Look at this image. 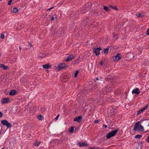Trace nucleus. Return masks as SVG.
<instances>
[{
	"instance_id": "1",
	"label": "nucleus",
	"mask_w": 149,
	"mask_h": 149,
	"mask_svg": "<svg viewBox=\"0 0 149 149\" xmlns=\"http://www.w3.org/2000/svg\"><path fill=\"white\" fill-rule=\"evenodd\" d=\"M140 122L138 121L135 123V125L133 128V130L135 131L137 130L139 131L140 130L141 132H144V129L143 127L141 125H140Z\"/></svg>"
},
{
	"instance_id": "2",
	"label": "nucleus",
	"mask_w": 149,
	"mask_h": 149,
	"mask_svg": "<svg viewBox=\"0 0 149 149\" xmlns=\"http://www.w3.org/2000/svg\"><path fill=\"white\" fill-rule=\"evenodd\" d=\"M118 129H116L113 130L107 134L106 136V138L107 139H109L112 137L114 136L118 131Z\"/></svg>"
},
{
	"instance_id": "3",
	"label": "nucleus",
	"mask_w": 149,
	"mask_h": 149,
	"mask_svg": "<svg viewBox=\"0 0 149 149\" xmlns=\"http://www.w3.org/2000/svg\"><path fill=\"white\" fill-rule=\"evenodd\" d=\"M1 123L2 125L6 126L7 128H10L12 127V125L9 123L6 120H1Z\"/></svg>"
},
{
	"instance_id": "4",
	"label": "nucleus",
	"mask_w": 149,
	"mask_h": 149,
	"mask_svg": "<svg viewBox=\"0 0 149 149\" xmlns=\"http://www.w3.org/2000/svg\"><path fill=\"white\" fill-rule=\"evenodd\" d=\"M111 89L110 86L107 85L105 88L102 90V93L103 94H106L107 92H110L111 91Z\"/></svg>"
},
{
	"instance_id": "5",
	"label": "nucleus",
	"mask_w": 149,
	"mask_h": 149,
	"mask_svg": "<svg viewBox=\"0 0 149 149\" xmlns=\"http://www.w3.org/2000/svg\"><path fill=\"white\" fill-rule=\"evenodd\" d=\"M149 105L148 104H147L144 107L138 111L137 115H138L139 114L143 112L144 111L147 109Z\"/></svg>"
},
{
	"instance_id": "6",
	"label": "nucleus",
	"mask_w": 149,
	"mask_h": 149,
	"mask_svg": "<svg viewBox=\"0 0 149 149\" xmlns=\"http://www.w3.org/2000/svg\"><path fill=\"white\" fill-rule=\"evenodd\" d=\"M93 49V52L95 54L96 56H97L100 54V51L102 49L100 47L96 48H94Z\"/></svg>"
},
{
	"instance_id": "7",
	"label": "nucleus",
	"mask_w": 149,
	"mask_h": 149,
	"mask_svg": "<svg viewBox=\"0 0 149 149\" xmlns=\"http://www.w3.org/2000/svg\"><path fill=\"white\" fill-rule=\"evenodd\" d=\"M121 58V55L118 53L113 58V60L114 61H118L119 60H120Z\"/></svg>"
},
{
	"instance_id": "8",
	"label": "nucleus",
	"mask_w": 149,
	"mask_h": 149,
	"mask_svg": "<svg viewBox=\"0 0 149 149\" xmlns=\"http://www.w3.org/2000/svg\"><path fill=\"white\" fill-rule=\"evenodd\" d=\"M66 65L65 63H61L58 64V66L57 68V70H60L61 69H63L65 68Z\"/></svg>"
},
{
	"instance_id": "9",
	"label": "nucleus",
	"mask_w": 149,
	"mask_h": 149,
	"mask_svg": "<svg viewBox=\"0 0 149 149\" xmlns=\"http://www.w3.org/2000/svg\"><path fill=\"white\" fill-rule=\"evenodd\" d=\"M116 112L117 110L116 107L112 108L110 111L111 116H113L114 115Z\"/></svg>"
},
{
	"instance_id": "10",
	"label": "nucleus",
	"mask_w": 149,
	"mask_h": 149,
	"mask_svg": "<svg viewBox=\"0 0 149 149\" xmlns=\"http://www.w3.org/2000/svg\"><path fill=\"white\" fill-rule=\"evenodd\" d=\"M10 102V100L8 98H3L1 100V102L2 104L8 103Z\"/></svg>"
},
{
	"instance_id": "11",
	"label": "nucleus",
	"mask_w": 149,
	"mask_h": 149,
	"mask_svg": "<svg viewBox=\"0 0 149 149\" xmlns=\"http://www.w3.org/2000/svg\"><path fill=\"white\" fill-rule=\"evenodd\" d=\"M82 119V117L81 116H77L74 118V121H77L78 123L80 122Z\"/></svg>"
},
{
	"instance_id": "12",
	"label": "nucleus",
	"mask_w": 149,
	"mask_h": 149,
	"mask_svg": "<svg viewBox=\"0 0 149 149\" xmlns=\"http://www.w3.org/2000/svg\"><path fill=\"white\" fill-rule=\"evenodd\" d=\"M132 94H139L140 93V91L139 89L138 88L133 89L132 91Z\"/></svg>"
},
{
	"instance_id": "13",
	"label": "nucleus",
	"mask_w": 149,
	"mask_h": 149,
	"mask_svg": "<svg viewBox=\"0 0 149 149\" xmlns=\"http://www.w3.org/2000/svg\"><path fill=\"white\" fill-rule=\"evenodd\" d=\"M77 145L79 146V147H85L87 146L88 145L85 142L80 143L78 142L77 143Z\"/></svg>"
},
{
	"instance_id": "14",
	"label": "nucleus",
	"mask_w": 149,
	"mask_h": 149,
	"mask_svg": "<svg viewBox=\"0 0 149 149\" xmlns=\"http://www.w3.org/2000/svg\"><path fill=\"white\" fill-rule=\"evenodd\" d=\"M75 56L73 55H70L65 60L66 62H68L74 59Z\"/></svg>"
},
{
	"instance_id": "15",
	"label": "nucleus",
	"mask_w": 149,
	"mask_h": 149,
	"mask_svg": "<svg viewBox=\"0 0 149 149\" xmlns=\"http://www.w3.org/2000/svg\"><path fill=\"white\" fill-rule=\"evenodd\" d=\"M51 67V65H49V63L42 65V67L45 69L49 68Z\"/></svg>"
},
{
	"instance_id": "16",
	"label": "nucleus",
	"mask_w": 149,
	"mask_h": 149,
	"mask_svg": "<svg viewBox=\"0 0 149 149\" xmlns=\"http://www.w3.org/2000/svg\"><path fill=\"white\" fill-rule=\"evenodd\" d=\"M17 93V92L15 90H12L9 92V94L10 95H15Z\"/></svg>"
},
{
	"instance_id": "17",
	"label": "nucleus",
	"mask_w": 149,
	"mask_h": 149,
	"mask_svg": "<svg viewBox=\"0 0 149 149\" xmlns=\"http://www.w3.org/2000/svg\"><path fill=\"white\" fill-rule=\"evenodd\" d=\"M0 67L4 70H7L8 68L7 66L3 64H0Z\"/></svg>"
},
{
	"instance_id": "18",
	"label": "nucleus",
	"mask_w": 149,
	"mask_h": 149,
	"mask_svg": "<svg viewBox=\"0 0 149 149\" xmlns=\"http://www.w3.org/2000/svg\"><path fill=\"white\" fill-rule=\"evenodd\" d=\"M89 20L88 19V18H85L82 21L83 23L85 24L88 23L89 22Z\"/></svg>"
},
{
	"instance_id": "19",
	"label": "nucleus",
	"mask_w": 149,
	"mask_h": 149,
	"mask_svg": "<svg viewBox=\"0 0 149 149\" xmlns=\"http://www.w3.org/2000/svg\"><path fill=\"white\" fill-rule=\"evenodd\" d=\"M109 48H107L104 49L103 51H104V53L105 54H108L109 51Z\"/></svg>"
},
{
	"instance_id": "20",
	"label": "nucleus",
	"mask_w": 149,
	"mask_h": 149,
	"mask_svg": "<svg viewBox=\"0 0 149 149\" xmlns=\"http://www.w3.org/2000/svg\"><path fill=\"white\" fill-rule=\"evenodd\" d=\"M83 93L82 92L78 93V94L77 95V97H79V99H81V97H83L82 96H81V95Z\"/></svg>"
},
{
	"instance_id": "21",
	"label": "nucleus",
	"mask_w": 149,
	"mask_h": 149,
	"mask_svg": "<svg viewBox=\"0 0 149 149\" xmlns=\"http://www.w3.org/2000/svg\"><path fill=\"white\" fill-rule=\"evenodd\" d=\"M68 77L67 76H64L63 77V81L64 82L66 81H68Z\"/></svg>"
},
{
	"instance_id": "22",
	"label": "nucleus",
	"mask_w": 149,
	"mask_h": 149,
	"mask_svg": "<svg viewBox=\"0 0 149 149\" xmlns=\"http://www.w3.org/2000/svg\"><path fill=\"white\" fill-rule=\"evenodd\" d=\"M18 11V10L17 9V8H15L13 9V13H17Z\"/></svg>"
},
{
	"instance_id": "23",
	"label": "nucleus",
	"mask_w": 149,
	"mask_h": 149,
	"mask_svg": "<svg viewBox=\"0 0 149 149\" xmlns=\"http://www.w3.org/2000/svg\"><path fill=\"white\" fill-rule=\"evenodd\" d=\"M6 33V32H3L1 33V37H0L1 38L3 39L4 38V36H5V35L4 34H5Z\"/></svg>"
},
{
	"instance_id": "24",
	"label": "nucleus",
	"mask_w": 149,
	"mask_h": 149,
	"mask_svg": "<svg viewBox=\"0 0 149 149\" xmlns=\"http://www.w3.org/2000/svg\"><path fill=\"white\" fill-rule=\"evenodd\" d=\"M37 118L38 120H42L43 119V117L41 115H39L37 116Z\"/></svg>"
},
{
	"instance_id": "25",
	"label": "nucleus",
	"mask_w": 149,
	"mask_h": 149,
	"mask_svg": "<svg viewBox=\"0 0 149 149\" xmlns=\"http://www.w3.org/2000/svg\"><path fill=\"white\" fill-rule=\"evenodd\" d=\"M136 15L137 17H143V15H142L141 14V13H137L136 14Z\"/></svg>"
},
{
	"instance_id": "26",
	"label": "nucleus",
	"mask_w": 149,
	"mask_h": 149,
	"mask_svg": "<svg viewBox=\"0 0 149 149\" xmlns=\"http://www.w3.org/2000/svg\"><path fill=\"white\" fill-rule=\"evenodd\" d=\"M103 9H104V10H106L107 11H109V9L107 7L104 6H103Z\"/></svg>"
},
{
	"instance_id": "27",
	"label": "nucleus",
	"mask_w": 149,
	"mask_h": 149,
	"mask_svg": "<svg viewBox=\"0 0 149 149\" xmlns=\"http://www.w3.org/2000/svg\"><path fill=\"white\" fill-rule=\"evenodd\" d=\"M79 62V59L76 60L75 61L73 62V64L75 65L76 64L78 63Z\"/></svg>"
},
{
	"instance_id": "28",
	"label": "nucleus",
	"mask_w": 149,
	"mask_h": 149,
	"mask_svg": "<svg viewBox=\"0 0 149 149\" xmlns=\"http://www.w3.org/2000/svg\"><path fill=\"white\" fill-rule=\"evenodd\" d=\"M40 142H39V141H36V142L34 143V145L35 146H39V145L40 144Z\"/></svg>"
},
{
	"instance_id": "29",
	"label": "nucleus",
	"mask_w": 149,
	"mask_h": 149,
	"mask_svg": "<svg viewBox=\"0 0 149 149\" xmlns=\"http://www.w3.org/2000/svg\"><path fill=\"white\" fill-rule=\"evenodd\" d=\"M110 6L111 8H112V9H114V10H118V8L116 6H113L112 5H110Z\"/></svg>"
},
{
	"instance_id": "30",
	"label": "nucleus",
	"mask_w": 149,
	"mask_h": 149,
	"mask_svg": "<svg viewBox=\"0 0 149 149\" xmlns=\"http://www.w3.org/2000/svg\"><path fill=\"white\" fill-rule=\"evenodd\" d=\"M79 71H78V70L76 71L74 73V77H77V76L78 74L79 73Z\"/></svg>"
},
{
	"instance_id": "31",
	"label": "nucleus",
	"mask_w": 149,
	"mask_h": 149,
	"mask_svg": "<svg viewBox=\"0 0 149 149\" xmlns=\"http://www.w3.org/2000/svg\"><path fill=\"white\" fill-rule=\"evenodd\" d=\"M142 136L141 135H137L135 136V138L140 139V138L142 137Z\"/></svg>"
},
{
	"instance_id": "32",
	"label": "nucleus",
	"mask_w": 149,
	"mask_h": 149,
	"mask_svg": "<svg viewBox=\"0 0 149 149\" xmlns=\"http://www.w3.org/2000/svg\"><path fill=\"white\" fill-rule=\"evenodd\" d=\"M74 128L73 127H72L69 130V131L70 132H72L74 131Z\"/></svg>"
},
{
	"instance_id": "33",
	"label": "nucleus",
	"mask_w": 149,
	"mask_h": 149,
	"mask_svg": "<svg viewBox=\"0 0 149 149\" xmlns=\"http://www.w3.org/2000/svg\"><path fill=\"white\" fill-rule=\"evenodd\" d=\"M88 149H99V148L97 147H89Z\"/></svg>"
},
{
	"instance_id": "34",
	"label": "nucleus",
	"mask_w": 149,
	"mask_h": 149,
	"mask_svg": "<svg viewBox=\"0 0 149 149\" xmlns=\"http://www.w3.org/2000/svg\"><path fill=\"white\" fill-rule=\"evenodd\" d=\"M45 109L44 108H41V112L42 113L44 112L45 111Z\"/></svg>"
},
{
	"instance_id": "35",
	"label": "nucleus",
	"mask_w": 149,
	"mask_h": 149,
	"mask_svg": "<svg viewBox=\"0 0 149 149\" xmlns=\"http://www.w3.org/2000/svg\"><path fill=\"white\" fill-rule=\"evenodd\" d=\"M55 20L56 21L57 20V18L56 17H52L51 19V20L52 21H53L54 20Z\"/></svg>"
},
{
	"instance_id": "36",
	"label": "nucleus",
	"mask_w": 149,
	"mask_h": 149,
	"mask_svg": "<svg viewBox=\"0 0 149 149\" xmlns=\"http://www.w3.org/2000/svg\"><path fill=\"white\" fill-rule=\"evenodd\" d=\"M45 55V54H42L41 55L39 56V58H42V57H44Z\"/></svg>"
},
{
	"instance_id": "37",
	"label": "nucleus",
	"mask_w": 149,
	"mask_h": 149,
	"mask_svg": "<svg viewBox=\"0 0 149 149\" xmlns=\"http://www.w3.org/2000/svg\"><path fill=\"white\" fill-rule=\"evenodd\" d=\"M12 2V0H10L8 2V5H11Z\"/></svg>"
},
{
	"instance_id": "38",
	"label": "nucleus",
	"mask_w": 149,
	"mask_h": 149,
	"mask_svg": "<svg viewBox=\"0 0 149 149\" xmlns=\"http://www.w3.org/2000/svg\"><path fill=\"white\" fill-rule=\"evenodd\" d=\"M146 34L147 35H149V29H148L146 32Z\"/></svg>"
},
{
	"instance_id": "39",
	"label": "nucleus",
	"mask_w": 149,
	"mask_h": 149,
	"mask_svg": "<svg viewBox=\"0 0 149 149\" xmlns=\"http://www.w3.org/2000/svg\"><path fill=\"white\" fill-rule=\"evenodd\" d=\"M59 116V115L58 114L57 115V116H56V117L54 119L55 120H57L58 119Z\"/></svg>"
},
{
	"instance_id": "40",
	"label": "nucleus",
	"mask_w": 149,
	"mask_h": 149,
	"mask_svg": "<svg viewBox=\"0 0 149 149\" xmlns=\"http://www.w3.org/2000/svg\"><path fill=\"white\" fill-rule=\"evenodd\" d=\"M120 93V91L117 92V91H116L114 93L115 94L117 95H118L119 93Z\"/></svg>"
},
{
	"instance_id": "41",
	"label": "nucleus",
	"mask_w": 149,
	"mask_h": 149,
	"mask_svg": "<svg viewBox=\"0 0 149 149\" xmlns=\"http://www.w3.org/2000/svg\"><path fill=\"white\" fill-rule=\"evenodd\" d=\"M99 64H100V65H102L103 63V62L102 61H101L99 63Z\"/></svg>"
},
{
	"instance_id": "42",
	"label": "nucleus",
	"mask_w": 149,
	"mask_h": 149,
	"mask_svg": "<svg viewBox=\"0 0 149 149\" xmlns=\"http://www.w3.org/2000/svg\"><path fill=\"white\" fill-rule=\"evenodd\" d=\"M32 44L31 43L29 44L28 45V47H29L30 48L32 47Z\"/></svg>"
},
{
	"instance_id": "43",
	"label": "nucleus",
	"mask_w": 149,
	"mask_h": 149,
	"mask_svg": "<svg viewBox=\"0 0 149 149\" xmlns=\"http://www.w3.org/2000/svg\"><path fill=\"white\" fill-rule=\"evenodd\" d=\"M3 113L1 112L0 111V118L2 117L3 116Z\"/></svg>"
},
{
	"instance_id": "44",
	"label": "nucleus",
	"mask_w": 149,
	"mask_h": 149,
	"mask_svg": "<svg viewBox=\"0 0 149 149\" xmlns=\"http://www.w3.org/2000/svg\"><path fill=\"white\" fill-rule=\"evenodd\" d=\"M53 8V7H51L50 8L47 9V10L49 11L50 10H51Z\"/></svg>"
},
{
	"instance_id": "45",
	"label": "nucleus",
	"mask_w": 149,
	"mask_h": 149,
	"mask_svg": "<svg viewBox=\"0 0 149 149\" xmlns=\"http://www.w3.org/2000/svg\"><path fill=\"white\" fill-rule=\"evenodd\" d=\"M107 126L106 125H104L103 126V128H107Z\"/></svg>"
},
{
	"instance_id": "46",
	"label": "nucleus",
	"mask_w": 149,
	"mask_h": 149,
	"mask_svg": "<svg viewBox=\"0 0 149 149\" xmlns=\"http://www.w3.org/2000/svg\"><path fill=\"white\" fill-rule=\"evenodd\" d=\"M147 141L148 142H149V136H148V137L147 138Z\"/></svg>"
},
{
	"instance_id": "47",
	"label": "nucleus",
	"mask_w": 149,
	"mask_h": 149,
	"mask_svg": "<svg viewBox=\"0 0 149 149\" xmlns=\"http://www.w3.org/2000/svg\"><path fill=\"white\" fill-rule=\"evenodd\" d=\"M98 122H99V121L98 120H96L95 121L94 123H98Z\"/></svg>"
},
{
	"instance_id": "48",
	"label": "nucleus",
	"mask_w": 149,
	"mask_h": 149,
	"mask_svg": "<svg viewBox=\"0 0 149 149\" xmlns=\"http://www.w3.org/2000/svg\"><path fill=\"white\" fill-rule=\"evenodd\" d=\"M99 80V79L97 78H96L95 79L94 81L95 82H96L97 80Z\"/></svg>"
},
{
	"instance_id": "49",
	"label": "nucleus",
	"mask_w": 149,
	"mask_h": 149,
	"mask_svg": "<svg viewBox=\"0 0 149 149\" xmlns=\"http://www.w3.org/2000/svg\"><path fill=\"white\" fill-rule=\"evenodd\" d=\"M142 143H143V142H142L141 141V142H140V144H139V146H142Z\"/></svg>"
},
{
	"instance_id": "50",
	"label": "nucleus",
	"mask_w": 149,
	"mask_h": 149,
	"mask_svg": "<svg viewBox=\"0 0 149 149\" xmlns=\"http://www.w3.org/2000/svg\"><path fill=\"white\" fill-rule=\"evenodd\" d=\"M19 49H20V52H21V47H19Z\"/></svg>"
},
{
	"instance_id": "51",
	"label": "nucleus",
	"mask_w": 149,
	"mask_h": 149,
	"mask_svg": "<svg viewBox=\"0 0 149 149\" xmlns=\"http://www.w3.org/2000/svg\"><path fill=\"white\" fill-rule=\"evenodd\" d=\"M110 83H111L112 84H113V82H112V81H110Z\"/></svg>"
},
{
	"instance_id": "52",
	"label": "nucleus",
	"mask_w": 149,
	"mask_h": 149,
	"mask_svg": "<svg viewBox=\"0 0 149 149\" xmlns=\"http://www.w3.org/2000/svg\"><path fill=\"white\" fill-rule=\"evenodd\" d=\"M1 54H0V57H1Z\"/></svg>"
},
{
	"instance_id": "53",
	"label": "nucleus",
	"mask_w": 149,
	"mask_h": 149,
	"mask_svg": "<svg viewBox=\"0 0 149 149\" xmlns=\"http://www.w3.org/2000/svg\"><path fill=\"white\" fill-rule=\"evenodd\" d=\"M140 27H141V28H142L143 27L142 26H141Z\"/></svg>"
},
{
	"instance_id": "54",
	"label": "nucleus",
	"mask_w": 149,
	"mask_h": 149,
	"mask_svg": "<svg viewBox=\"0 0 149 149\" xmlns=\"http://www.w3.org/2000/svg\"><path fill=\"white\" fill-rule=\"evenodd\" d=\"M2 1V0H0V1Z\"/></svg>"
}]
</instances>
